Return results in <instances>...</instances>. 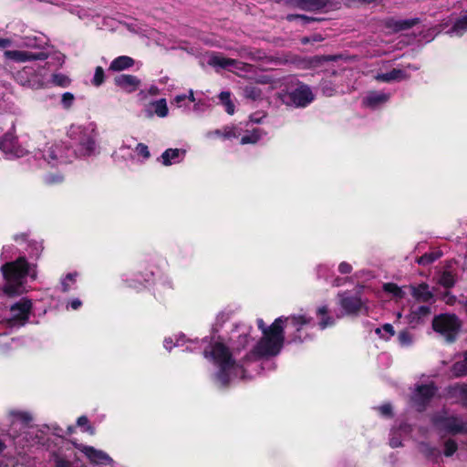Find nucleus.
<instances>
[{
	"instance_id": "53",
	"label": "nucleus",
	"mask_w": 467,
	"mask_h": 467,
	"mask_svg": "<svg viewBox=\"0 0 467 467\" xmlns=\"http://www.w3.org/2000/svg\"><path fill=\"white\" fill-rule=\"evenodd\" d=\"M27 238H28V234H26V233L15 234L14 237H13L14 241H16L17 243H19V242H26Z\"/></svg>"
},
{
	"instance_id": "45",
	"label": "nucleus",
	"mask_w": 467,
	"mask_h": 467,
	"mask_svg": "<svg viewBox=\"0 0 467 467\" xmlns=\"http://www.w3.org/2000/svg\"><path fill=\"white\" fill-rule=\"evenodd\" d=\"M378 410L386 418H391L393 416L392 406L389 403L379 406Z\"/></svg>"
},
{
	"instance_id": "33",
	"label": "nucleus",
	"mask_w": 467,
	"mask_h": 467,
	"mask_svg": "<svg viewBox=\"0 0 467 467\" xmlns=\"http://www.w3.org/2000/svg\"><path fill=\"white\" fill-rule=\"evenodd\" d=\"M154 112L157 116L164 118L168 115L169 109L164 99H161L153 103Z\"/></svg>"
},
{
	"instance_id": "38",
	"label": "nucleus",
	"mask_w": 467,
	"mask_h": 467,
	"mask_svg": "<svg viewBox=\"0 0 467 467\" xmlns=\"http://www.w3.org/2000/svg\"><path fill=\"white\" fill-rule=\"evenodd\" d=\"M457 450H458V444L454 440L449 439L444 442L443 453L446 457L452 456L456 452Z\"/></svg>"
},
{
	"instance_id": "54",
	"label": "nucleus",
	"mask_w": 467,
	"mask_h": 467,
	"mask_svg": "<svg viewBox=\"0 0 467 467\" xmlns=\"http://www.w3.org/2000/svg\"><path fill=\"white\" fill-rule=\"evenodd\" d=\"M257 327L259 330H261L263 335H265V332H267L268 327L265 326V323L262 318L257 319Z\"/></svg>"
},
{
	"instance_id": "27",
	"label": "nucleus",
	"mask_w": 467,
	"mask_h": 467,
	"mask_svg": "<svg viewBox=\"0 0 467 467\" xmlns=\"http://www.w3.org/2000/svg\"><path fill=\"white\" fill-rule=\"evenodd\" d=\"M383 290L391 294L397 299H402L405 297V292L395 283H385L383 285Z\"/></svg>"
},
{
	"instance_id": "30",
	"label": "nucleus",
	"mask_w": 467,
	"mask_h": 467,
	"mask_svg": "<svg viewBox=\"0 0 467 467\" xmlns=\"http://www.w3.org/2000/svg\"><path fill=\"white\" fill-rule=\"evenodd\" d=\"M219 99H220L222 104H223L225 106V111L229 115H233L234 113V105L231 100L230 92H228V91L221 92L219 95Z\"/></svg>"
},
{
	"instance_id": "5",
	"label": "nucleus",
	"mask_w": 467,
	"mask_h": 467,
	"mask_svg": "<svg viewBox=\"0 0 467 467\" xmlns=\"http://www.w3.org/2000/svg\"><path fill=\"white\" fill-rule=\"evenodd\" d=\"M203 355L206 358H211L218 366H237L238 363L233 358L230 348L221 341L211 342L204 348Z\"/></svg>"
},
{
	"instance_id": "60",
	"label": "nucleus",
	"mask_w": 467,
	"mask_h": 467,
	"mask_svg": "<svg viewBox=\"0 0 467 467\" xmlns=\"http://www.w3.org/2000/svg\"><path fill=\"white\" fill-rule=\"evenodd\" d=\"M171 343H172V340H171V339H170V340L165 339V340H164V347H165L167 349L171 350Z\"/></svg>"
},
{
	"instance_id": "13",
	"label": "nucleus",
	"mask_w": 467,
	"mask_h": 467,
	"mask_svg": "<svg viewBox=\"0 0 467 467\" xmlns=\"http://www.w3.org/2000/svg\"><path fill=\"white\" fill-rule=\"evenodd\" d=\"M78 449L92 463L105 464L111 462V458L106 452L97 450L92 446L81 445Z\"/></svg>"
},
{
	"instance_id": "16",
	"label": "nucleus",
	"mask_w": 467,
	"mask_h": 467,
	"mask_svg": "<svg viewBox=\"0 0 467 467\" xmlns=\"http://www.w3.org/2000/svg\"><path fill=\"white\" fill-rule=\"evenodd\" d=\"M409 76L406 71L400 68H393L389 72L378 74L375 78L380 82L390 83L393 81H400L406 79Z\"/></svg>"
},
{
	"instance_id": "9",
	"label": "nucleus",
	"mask_w": 467,
	"mask_h": 467,
	"mask_svg": "<svg viewBox=\"0 0 467 467\" xmlns=\"http://www.w3.org/2000/svg\"><path fill=\"white\" fill-rule=\"evenodd\" d=\"M432 422L438 428L451 434L463 433L467 431L465 424L457 416L438 415L432 419Z\"/></svg>"
},
{
	"instance_id": "2",
	"label": "nucleus",
	"mask_w": 467,
	"mask_h": 467,
	"mask_svg": "<svg viewBox=\"0 0 467 467\" xmlns=\"http://www.w3.org/2000/svg\"><path fill=\"white\" fill-rule=\"evenodd\" d=\"M30 265L26 256H19L15 261L7 262L1 266L5 281L2 291L9 297L20 296L24 291V279L29 274Z\"/></svg>"
},
{
	"instance_id": "20",
	"label": "nucleus",
	"mask_w": 467,
	"mask_h": 467,
	"mask_svg": "<svg viewBox=\"0 0 467 467\" xmlns=\"http://www.w3.org/2000/svg\"><path fill=\"white\" fill-rule=\"evenodd\" d=\"M317 317H319L318 327L321 330L335 325V319L329 315L328 307L321 306L317 309Z\"/></svg>"
},
{
	"instance_id": "47",
	"label": "nucleus",
	"mask_w": 467,
	"mask_h": 467,
	"mask_svg": "<svg viewBox=\"0 0 467 467\" xmlns=\"http://www.w3.org/2000/svg\"><path fill=\"white\" fill-rule=\"evenodd\" d=\"M398 338L401 345H409L411 343L410 334L406 330L400 331L399 333Z\"/></svg>"
},
{
	"instance_id": "36",
	"label": "nucleus",
	"mask_w": 467,
	"mask_h": 467,
	"mask_svg": "<svg viewBox=\"0 0 467 467\" xmlns=\"http://www.w3.org/2000/svg\"><path fill=\"white\" fill-rule=\"evenodd\" d=\"M52 82L58 87L67 88L70 84V78L61 73L52 75Z\"/></svg>"
},
{
	"instance_id": "61",
	"label": "nucleus",
	"mask_w": 467,
	"mask_h": 467,
	"mask_svg": "<svg viewBox=\"0 0 467 467\" xmlns=\"http://www.w3.org/2000/svg\"><path fill=\"white\" fill-rule=\"evenodd\" d=\"M6 445L0 440V454L5 450Z\"/></svg>"
},
{
	"instance_id": "31",
	"label": "nucleus",
	"mask_w": 467,
	"mask_h": 467,
	"mask_svg": "<svg viewBox=\"0 0 467 467\" xmlns=\"http://www.w3.org/2000/svg\"><path fill=\"white\" fill-rule=\"evenodd\" d=\"M180 150L179 149H167L161 154L162 164L165 166H169L171 164L172 160H176L179 158Z\"/></svg>"
},
{
	"instance_id": "55",
	"label": "nucleus",
	"mask_w": 467,
	"mask_h": 467,
	"mask_svg": "<svg viewBox=\"0 0 467 467\" xmlns=\"http://www.w3.org/2000/svg\"><path fill=\"white\" fill-rule=\"evenodd\" d=\"M82 305V302L76 298V299H73L70 303H69V306L72 309L74 310H77L78 307H80Z\"/></svg>"
},
{
	"instance_id": "41",
	"label": "nucleus",
	"mask_w": 467,
	"mask_h": 467,
	"mask_svg": "<svg viewBox=\"0 0 467 467\" xmlns=\"http://www.w3.org/2000/svg\"><path fill=\"white\" fill-rule=\"evenodd\" d=\"M77 424L79 427H86L85 431L88 432L89 434L95 433V428L89 424V420L87 416L82 415L78 418Z\"/></svg>"
},
{
	"instance_id": "46",
	"label": "nucleus",
	"mask_w": 467,
	"mask_h": 467,
	"mask_svg": "<svg viewBox=\"0 0 467 467\" xmlns=\"http://www.w3.org/2000/svg\"><path fill=\"white\" fill-rule=\"evenodd\" d=\"M136 152L138 155L142 156L144 159H149L150 156L149 148L144 143H139L136 147Z\"/></svg>"
},
{
	"instance_id": "52",
	"label": "nucleus",
	"mask_w": 467,
	"mask_h": 467,
	"mask_svg": "<svg viewBox=\"0 0 467 467\" xmlns=\"http://www.w3.org/2000/svg\"><path fill=\"white\" fill-rule=\"evenodd\" d=\"M44 158L48 161V163H51V161H57V159L55 150L52 149L47 150V152L44 155Z\"/></svg>"
},
{
	"instance_id": "44",
	"label": "nucleus",
	"mask_w": 467,
	"mask_h": 467,
	"mask_svg": "<svg viewBox=\"0 0 467 467\" xmlns=\"http://www.w3.org/2000/svg\"><path fill=\"white\" fill-rule=\"evenodd\" d=\"M12 415L25 424L29 423L32 420L31 415L24 411H13Z\"/></svg>"
},
{
	"instance_id": "15",
	"label": "nucleus",
	"mask_w": 467,
	"mask_h": 467,
	"mask_svg": "<svg viewBox=\"0 0 467 467\" xmlns=\"http://www.w3.org/2000/svg\"><path fill=\"white\" fill-rule=\"evenodd\" d=\"M340 306L348 315L358 314L361 309L363 303L358 296H343L340 300Z\"/></svg>"
},
{
	"instance_id": "63",
	"label": "nucleus",
	"mask_w": 467,
	"mask_h": 467,
	"mask_svg": "<svg viewBox=\"0 0 467 467\" xmlns=\"http://www.w3.org/2000/svg\"><path fill=\"white\" fill-rule=\"evenodd\" d=\"M308 42H309V39L307 37H305V38L302 39V43L303 44H306Z\"/></svg>"
},
{
	"instance_id": "34",
	"label": "nucleus",
	"mask_w": 467,
	"mask_h": 467,
	"mask_svg": "<svg viewBox=\"0 0 467 467\" xmlns=\"http://www.w3.org/2000/svg\"><path fill=\"white\" fill-rule=\"evenodd\" d=\"M451 372L456 378L466 376L467 364L463 360L455 362L451 367Z\"/></svg>"
},
{
	"instance_id": "8",
	"label": "nucleus",
	"mask_w": 467,
	"mask_h": 467,
	"mask_svg": "<svg viewBox=\"0 0 467 467\" xmlns=\"http://www.w3.org/2000/svg\"><path fill=\"white\" fill-rule=\"evenodd\" d=\"M33 304L27 297L21 298L10 307L12 317L8 320L10 326L25 325L30 317Z\"/></svg>"
},
{
	"instance_id": "7",
	"label": "nucleus",
	"mask_w": 467,
	"mask_h": 467,
	"mask_svg": "<svg viewBox=\"0 0 467 467\" xmlns=\"http://www.w3.org/2000/svg\"><path fill=\"white\" fill-rule=\"evenodd\" d=\"M282 100L288 106L305 108L314 100V95L308 86L302 85L293 91L285 94L282 97Z\"/></svg>"
},
{
	"instance_id": "12",
	"label": "nucleus",
	"mask_w": 467,
	"mask_h": 467,
	"mask_svg": "<svg viewBox=\"0 0 467 467\" xmlns=\"http://www.w3.org/2000/svg\"><path fill=\"white\" fill-rule=\"evenodd\" d=\"M0 150L8 157H19L22 152L16 137L11 133H5L0 138Z\"/></svg>"
},
{
	"instance_id": "17",
	"label": "nucleus",
	"mask_w": 467,
	"mask_h": 467,
	"mask_svg": "<svg viewBox=\"0 0 467 467\" xmlns=\"http://www.w3.org/2000/svg\"><path fill=\"white\" fill-rule=\"evenodd\" d=\"M410 289L411 296L417 301L427 303L433 297V294L430 291L429 285L426 283H421L417 286L410 285Z\"/></svg>"
},
{
	"instance_id": "43",
	"label": "nucleus",
	"mask_w": 467,
	"mask_h": 467,
	"mask_svg": "<svg viewBox=\"0 0 467 467\" xmlns=\"http://www.w3.org/2000/svg\"><path fill=\"white\" fill-rule=\"evenodd\" d=\"M74 95L70 92H65L62 95L61 103L65 109H69L74 101Z\"/></svg>"
},
{
	"instance_id": "50",
	"label": "nucleus",
	"mask_w": 467,
	"mask_h": 467,
	"mask_svg": "<svg viewBox=\"0 0 467 467\" xmlns=\"http://www.w3.org/2000/svg\"><path fill=\"white\" fill-rule=\"evenodd\" d=\"M382 329L389 336H393L395 334L393 326L391 324H384L381 328H377L375 330L376 334L380 335Z\"/></svg>"
},
{
	"instance_id": "42",
	"label": "nucleus",
	"mask_w": 467,
	"mask_h": 467,
	"mask_svg": "<svg viewBox=\"0 0 467 467\" xmlns=\"http://www.w3.org/2000/svg\"><path fill=\"white\" fill-rule=\"evenodd\" d=\"M431 308L427 306H419L415 311L411 312V315L413 316V318L420 319L422 317H426L430 315Z\"/></svg>"
},
{
	"instance_id": "3",
	"label": "nucleus",
	"mask_w": 467,
	"mask_h": 467,
	"mask_svg": "<svg viewBox=\"0 0 467 467\" xmlns=\"http://www.w3.org/2000/svg\"><path fill=\"white\" fill-rule=\"evenodd\" d=\"M432 329L441 335L449 344L454 343L462 327V322L455 314L442 313L435 316L431 322Z\"/></svg>"
},
{
	"instance_id": "1",
	"label": "nucleus",
	"mask_w": 467,
	"mask_h": 467,
	"mask_svg": "<svg viewBox=\"0 0 467 467\" xmlns=\"http://www.w3.org/2000/svg\"><path fill=\"white\" fill-rule=\"evenodd\" d=\"M285 330L283 317H279L268 327L267 332L260 338L253 349L245 355L244 360L261 359L277 356L284 346Z\"/></svg>"
},
{
	"instance_id": "62",
	"label": "nucleus",
	"mask_w": 467,
	"mask_h": 467,
	"mask_svg": "<svg viewBox=\"0 0 467 467\" xmlns=\"http://www.w3.org/2000/svg\"><path fill=\"white\" fill-rule=\"evenodd\" d=\"M184 99H185V96H177V97H176V101H177V102H181V101H182Z\"/></svg>"
},
{
	"instance_id": "40",
	"label": "nucleus",
	"mask_w": 467,
	"mask_h": 467,
	"mask_svg": "<svg viewBox=\"0 0 467 467\" xmlns=\"http://www.w3.org/2000/svg\"><path fill=\"white\" fill-rule=\"evenodd\" d=\"M79 144L88 151L91 152L95 149V140L90 137L84 135L79 139Z\"/></svg>"
},
{
	"instance_id": "10",
	"label": "nucleus",
	"mask_w": 467,
	"mask_h": 467,
	"mask_svg": "<svg viewBox=\"0 0 467 467\" xmlns=\"http://www.w3.org/2000/svg\"><path fill=\"white\" fill-rule=\"evenodd\" d=\"M5 58L16 62H26L32 60H46L48 55L46 52H31L23 50H5L4 53Z\"/></svg>"
},
{
	"instance_id": "18",
	"label": "nucleus",
	"mask_w": 467,
	"mask_h": 467,
	"mask_svg": "<svg viewBox=\"0 0 467 467\" xmlns=\"http://www.w3.org/2000/svg\"><path fill=\"white\" fill-rule=\"evenodd\" d=\"M298 8L305 11H318L325 8L332 0H294Z\"/></svg>"
},
{
	"instance_id": "4",
	"label": "nucleus",
	"mask_w": 467,
	"mask_h": 467,
	"mask_svg": "<svg viewBox=\"0 0 467 467\" xmlns=\"http://www.w3.org/2000/svg\"><path fill=\"white\" fill-rule=\"evenodd\" d=\"M156 260V256L147 254L140 258L135 265L133 272V278L127 280L129 286L138 288L139 284L140 286H145L154 280L155 271L157 268L153 263Z\"/></svg>"
},
{
	"instance_id": "64",
	"label": "nucleus",
	"mask_w": 467,
	"mask_h": 467,
	"mask_svg": "<svg viewBox=\"0 0 467 467\" xmlns=\"http://www.w3.org/2000/svg\"><path fill=\"white\" fill-rule=\"evenodd\" d=\"M189 98H190V99H191L192 101H194V97H193L192 92H191V94H190V97H189Z\"/></svg>"
},
{
	"instance_id": "6",
	"label": "nucleus",
	"mask_w": 467,
	"mask_h": 467,
	"mask_svg": "<svg viewBox=\"0 0 467 467\" xmlns=\"http://www.w3.org/2000/svg\"><path fill=\"white\" fill-rule=\"evenodd\" d=\"M438 388L433 382L418 385L410 400L413 407L419 412H423L436 395Z\"/></svg>"
},
{
	"instance_id": "24",
	"label": "nucleus",
	"mask_w": 467,
	"mask_h": 467,
	"mask_svg": "<svg viewBox=\"0 0 467 467\" xmlns=\"http://www.w3.org/2000/svg\"><path fill=\"white\" fill-rule=\"evenodd\" d=\"M389 99V96L388 94L371 92L366 97L365 103L368 107L375 108L380 104L387 102Z\"/></svg>"
},
{
	"instance_id": "23",
	"label": "nucleus",
	"mask_w": 467,
	"mask_h": 467,
	"mask_svg": "<svg viewBox=\"0 0 467 467\" xmlns=\"http://www.w3.org/2000/svg\"><path fill=\"white\" fill-rule=\"evenodd\" d=\"M239 62L233 58L224 57L223 56H213L209 59V65L213 67H219L221 68L237 67Z\"/></svg>"
},
{
	"instance_id": "57",
	"label": "nucleus",
	"mask_w": 467,
	"mask_h": 467,
	"mask_svg": "<svg viewBox=\"0 0 467 467\" xmlns=\"http://www.w3.org/2000/svg\"><path fill=\"white\" fill-rule=\"evenodd\" d=\"M460 395L462 398L467 399V385L461 386V388H460Z\"/></svg>"
},
{
	"instance_id": "26",
	"label": "nucleus",
	"mask_w": 467,
	"mask_h": 467,
	"mask_svg": "<svg viewBox=\"0 0 467 467\" xmlns=\"http://www.w3.org/2000/svg\"><path fill=\"white\" fill-rule=\"evenodd\" d=\"M467 31V14L459 17L451 28V32L462 36Z\"/></svg>"
},
{
	"instance_id": "14",
	"label": "nucleus",
	"mask_w": 467,
	"mask_h": 467,
	"mask_svg": "<svg viewBox=\"0 0 467 467\" xmlns=\"http://www.w3.org/2000/svg\"><path fill=\"white\" fill-rule=\"evenodd\" d=\"M420 18H411L404 20H396L392 17L387 18L384 22L386 28L392 30L395 33L405 31L412 28L416 25L420 24Z\"/></svg>"
},
{
	"instance_id": "49",
	"label": "nucleus",
	"mask_w": 467,
	"mask_h": 467,
	"mask_svg": "<svg viewBox=\"0 0 467 467\" xmlns=\"http://www.w3.org/2000/svg\"><path fill=\"white\" fill-rule=\"evenodd\" d=\"M338 271L342 275L350 274L352 272V265L347 262H341L338 265Z\"/></svg>"
},
{
	"instance_id": "19",
	"label": "nucleus",
	"mask_w": 467,
	"mask_h": 467,
	"mask_svg": "<svg viewBox=\"0 0 467 467\" xmlns=\"http://www.w3.org/2000/svg\"><path fill=\"white\" fill-rule=\"evenodd\" d=\"M135 60L129 56H119L114 58L109 67V70L114 72L123 71L134 66Z\"/></svg>"
},
{
	"instance_id": "29",
	"label": "nucleus",
	"mask_w": 467,
	"mask_h": 467,
	"mask_svg": "<svg viewBox=\"0 0 467 467\" xmlns=\"http://www.w3.org/2000/svg\"><path fill=\"white\" fill-rule=\"evenodd\" d=\"M456 283L455 275L451 271H444L439 278V284L444 288H451Z\"/></svg>"
},
{
	"instance_id": "11",
	"label": "nucleus",
	"mask_w": 467,
	"mask_h": 467,
	"mask_svg": "<svg viewBox=\"0 0 467 467\" xmlns=\"http://www.w3.org/2000/svg\"><path fill=\"white\" fill-rule=\"evenodd\" d=\"M114 84L127 93L136 91L140 84V79L134 75L121 74L114 78Z\"/></svg>"
},
{
	"instance_id": "22",
	"label": "nucleus",
	"mask_w": 467,
	"mask_h": 467,
	"mask_svg": "<svg viewBox=\"0 0 467 467\" xmlns=\"http://www.w3.org/2000/svg\"><path fill=\"white\" fill-rule=\"evenodd\" d=\"M284 323L289 321L290 324L296 328V333L302 332V327L308 325L312 321V317L306 315H292L290 317H283Z\"/></svg>"
},
{
	"instance_id": "56",
	"label": "nucleus",
	"mask_w": 467,
	"mask_h": 467,
	"mask_svg": "<svg viewBox=\"0 0 467 467\" xmlns=\"http://www.w3.org/2000/svg\"><path fill=\"white\" fill-rule=\"evenodd\" d=\"M12 44V40L9 38H0V47L5 48L10 47Z\"/></svg>"
},
{
	"instance_id": "21",
	"label": "nucleus",
	"mask_w": 467,
	"mask_h": 467,
	"mask_svg": "<svg viewBox=\"0 0 467 467\" xmlns=\"http://www.w3.org/2000/svg\"><path fill=\"white\" fill-rule=\"evenodd\" d=\"M242 365L237 366H218V371L215 373V379L221 384L222 388H227L230 383V370L239 368Z\"/></svg>"
},
{
	"instance_id": "48",
	"label": "nucleus",
	"mask_w": 467,
	"mask_h": 467,
	"mask_svg": "<svg viewBox=\"0 0 467 467\" xmlns=\"http://www.w3.org/2000/svg\"><path fill=\"white\" fill-rule=\"evenodd\" d=\"M64 180L63 176L60 174H49L46 178V182L48 184L60 183Z\"/></svg>"
},
{
	"instance_id": "59",
	"label": "nucleus",
	"mask_w": 467,
	"mask_h": 467,
	"mask_svg": "<svg viewBox=\"0 0 467 467\" xmlns=\"http://www.w3.org/2000/svg\"><path fill=\"white\" fill-rule=\"evenodd\" d=\"M430 455H440V451L437 448H430Z\"/></svg>"
},
{
	"instance_id": "32",
	"label": "nucleus",
	"mask_w": 467,
	"mask_h": 467,
	"mask_svg": "<svg viewBox=\"0 0 467 467\" xmlns=\"http://www.w3.org/2000/svg\"><path fill=\"white\" fill-rule=\"evenodd\" d=\"M285 19L289 22H292L296 19H300V20H302L304 25H307L312 22H320L323 20V18L308 16L306 15H299V14H289L286 16Z\"/></svg>"
},
{
	"instance_id": "58",
	"label": "nucleus",
	"mask_w": 467,
	"mask_h": 467,
	"mask_svg": "<svg viewBox=\"0 0 467 467\" xmlns=\"http://www.w3.org/2000/svg\"><path fill=\"white\" fill-rule=\"evenodd\" d=\"M389 444H390V446H391L392 448H397V447H399V446H400V445H401V442H400V441H398V440L392 439V440L390 441Z\"/></svg>"
},
{
	"instance_id": "35",
	"label": "nucleus",
	"mask_w": 467,
	"mask_h": 467,
	"mask_svg": "<svg viewBox=\"0 0 467 467\" xmlns=\"http://www.w3.org/2000/svg\"><path fill=\"white\" fill-rule=\"evenodd\" d=\"M105 82V72L102 67L98 66L95 68L94 77L91 83L95 87H100Z\"/></svg>"
},
{
	"instance_id": "39",
	"label": "nucleus",
	"mask_w": 467,
	"mask_h": 467,
	"mask_svg": "<svg viewBox=\"0 0 467 467\" xmlns=\"http://www.w3.org/2000/svg\"><path fill=\"white\" fill-rule=\"evenodd\" d=\"M77 273H68L61 281V290L63 293H67L70 290V283L76 281Z\"/></svg>"
},
{
	"instance_id": "25",
	"label": "nucleus",
	"mask_w": 467,
	"mask_h": 467,
	"mask_svg": "<svg viewBox=\"0 0 467 467\" xmlns=\"http://www.w3.org/2000/svg\"><path fill=\"white\" fill-rule=\"evenodd\" d=\"M441 256H442V252L440 250H437V251H433V252H430V253H425L421 256L418 257L416 259V262L420 265L426 266V265H431L433 262H435Z\"/></svg>"
},
{
	"instance_id": "37",
	"label": "nucleus",
	"mask_w": 467,
	"mask_h": 467,
	"mask_svg": "<svg viewBox=\"0 0 467 467\" xmlns=\"http://www.w3.org/2000/svg\"><path fill=\"white\" fill-rule=\"evenodd\" d=\"M261 139V133L258 130H254L251 134L244 135L241 138V144H254Z\"/></svg>"
},
{
	"instance_id": "28",
	"label": "nucleus",
	"mask_w": 467,
	"mask_h": 467,
	"mask_svg": "<svg viewBox=\"0 0 467 467\" xmlns=\"http://www.w3.org/2000/svg\"><path fill=\"white\" fill-rule=\"evenodd\" d=\"M244 96L245 99L255 101V100L261 99L262 90L257 86L247 85L244 88Z\"/></svg>"
},
{
	"instance_id": "51",
	"label": "nucleus",
	"mask_w": 467,
	"mask_h": 467,
	"mask_svg": "<svg viewBox=\"0 0 467 467\" xmlns=\"http://www.w3.org/2000/svg\"><path fill=\"white\" fill-rule=\"evenodd\" d=\"M301 333L302 332L296 333V330L295 333L291 336L289 343H296V344L303 343L304 342V338L302 337Z\"/></svg>"
}]
</instances>
